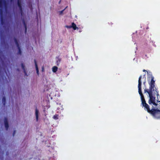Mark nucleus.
Wrapping results in <instances>:
<instances>
[{"instance_id":"18","label":"nucleus","mask_w":160,"mask_h":160,"mask_svg":"<svg viewBox=\"0 0 160 160\" xmlns=\"http://www.w3.org/2000/svg\"><path fill=\"white\" fill-rule=\"evenodd\" d=\"M65 8H65L63 10H62L60 12V14H61L63 13V12L65 10Z\"/></svg>"},{"instance_id":"5","label":"nucleus","mask_w":160,"mask_h":160,"mask_svg":"<svg viewBox=\"0 0 160 160\" xmlns=\"http://www.w3.org/2000/svg\"><path fill=\"white\" fill-rule=\"evenodd\" d=\"M17 4L19 10L22 15L23 13L22 8L21 0H17Z\"/></svg>"},{"instance_id":"15","label":"nucleus","mask_w":160,"mask_h":160,"mask_svg":"<svg viewBox=\"0 0 160 160\" xmlns=\"http://www.w3.org/2000/svg\"><path fill=\"white\" fill-rule=\"evenodd\" d=\"M5 127L6 130H8L9 128L8 123H4Z\"/></svg>"},{"instance_id":"21","label":"nucleus","mask_w":160,"mask_h":160,"mask_svg":"<svg viewBox=\"0 0 160 160\" xmlns=\"http://www.w3.org/2000/svg\"><path fill=\"white\" fill-rule=\"evenodd\" d=\"M143 84L144 85H145V83H146V81H145L143 82Z\"/></svg>"},{"instance_id":"9","label":"nucleus","mask_w":160,"mask_h":160,"mask_svg":"<svg viewBox=\"0 0 160 160\" xmlns=\"http://www.w3.org/2000/svg\"><path fill=\"white\" fill-rule=\"evenodd\" d=\"M38 111L37 108V107H36V108L35 109V115L36 117V121H38Z\"/></svg>"},{"instance_id":"23","label":"nucleus","mask_w":160,"mask_h":160,"mask_svg":"<svg viewBox=\"0 0 160 160\" xmlns=\"http://www.w3.org/2000/svg\"><path fill=\"white\" fill-rule=\"evenodd\" d=\"M61 1H59V3H60Z\"/></svg>"},{"instance_id":"3","label":"nucleus","mask_w":160,"mask_h":160,"mask_svg":"<svg viewBox=\"0 0 160 160\" xmlns=\"http://www.w3.org/2000/svg\"><path fill=\"white\" fill-rule=\"evenodd\" d=\"M160 101L158 102V105L155 107L150 114L153 117L156 119H160Z\"/></svg>"},{"instance_id":"1","label":"nucleus","mask_w":160,"mask_h":160,"mask_svg":"<svg viewBox=\"0 0 160 160\" xmlns=\"http://www.w3.org/2000/svg\"><path fill=\"white\" fill-rule=\"evenodd\" d=\"M148 81L149 85V89H145L144 92H147L149 95V99L148 100V103L149 104H152L155 106L158 105V97H160L159 94V91L158 89L155 87V81L154 80V77L151 74H148Z\"/></svg>"},{"instance_id":"8","label":"nucleus","mask_w":160,"mask_h":160,"mask_svg":"<svg viewBox=\"0 0 160 160\" xmlns=\"http://www.w3.org/2000/svg\"><path fill=\"white\" fill-rule=\"evenodd\" d=\"M34 62L35 65V68H36V70L37 73L38 74H39V69L38 68L36 60L35 59H34Z\"/></svg>"},{"instance_id":"17","label":"nucleus","mask_w":160,"mask_h":160,"mask_svg":"<svg viewBox=\"0 0 160 160\" xmlns=\"http://www.w3.org/2000/svg\"><path fill=\"white\" fill-rule=\"evenodd\" d=\"M65 27L67 28H72L71 25V26L66 25L65 26Z\"/></svg>"},{"instance_id":"16","label":"nucleus","mask_w":160,"mask_h":160,"mask_svg":"<svg viewBox=\"0 0 160 160\" xmlns=\"http://www.w3.org/2000/svg\"><path fill=\"white\" fill-rule=\"evenodd\" d=\"M8 123V119L7 118L5 117L4 118V123Z\"/></svg>"},{"instance_id":"6","label":"nucleus","mask_w":160,"mask_h":160,"mask_svg":"<svg viewBox=\"0 0 160 160\" xmlns=\"http://www.w3.org/2000/svg\"><path fill=\"white\" fill-rule=\"evenodd\" d=\"M6 8L7 7L6 1L5 0H0V7L2 8L3 6Z\"/></svg>"},{"instance_id":"12","label":"nucleus","mask_w":160,"mask_h":160,"mask_svg":"<svg viewBox=\"0 0 160 160\" xmlns=\"http://www.w3.org/2000/svg\"><path fill=\"white\" fill-rule=\"evenodd\" d=\"M58 68L56 66H54L52 68V71L53 72H55L58 70Z\"/></svg>"},{"instance_id":"10","label":"nucleus","mask_w":160,"mask_h":160,"mask_svg":"<svg viewBox=\"0 0 160 160\" xmlns=\"http://www.w3.org/2000/svg\"><path fill=\"white\" fill-rule=\"evenodd\" d=\"M72 28L73 30H76L78 29V28L77 27L76 24L73 22L72 23L71 25Z\"/></svg>"},{"instance_id":"14","label":"nucleus","mask_w":160,"mask_h":160,"mask_svg":"<svg viewBox=\"0 0 160 160\" xmlns=\"http://www.w3.org/2000/svg\"><path fill=\"white\" fill-rule=\"evenodd\" d=\"M53 118L56 120L58 119V115L57 114H55L53 116Z\"/></svg>"},{"instance_id":"24","label":"nucleus","mask_w":160,"mask_h":160,"mask_svg":"<svg viewBox=\"0 0 160 160\" xmlns=\"http://www.w3.org/2000/svg\"><path fill=\"white\" fill-rule=\"evenodd\" d=\"M1 22H2V20Z\"/></svg>"},{"instance_id":"7","label":"nucleus","mask_w":160,"mask_h":160,"mask_svg":"<svg viewBox=\"0 0 160 160\" xmlns=\"http://www.w3.org/2000/svg\"><path fill=\"white\" fill-rule=\"evenodd\" d=\"M21 65L23 71V72L24 73L25 75L26 76H28V75H27V73L26 72V69H25V66L24 64L23 63H22L21 64Z\"/></svg>"},{"instance_id":"20","label":"nucleus","mask_w":160,"mask_h":160,"mask_svg":"<svg viewBox=\"0 0 160 160\" xmlns=\"http://www.w3.org/2000/svg\"><path fill=\"white\" fill-rule=\"evenodd\" d=\"M60 62V60L58 59V61H57V62H58L59 63Z\"/></svg>"},{"instance_id":"22","label":"nucleus","mask_w":160,"mask_h":160,"mask_svg":"<svg viewBox=\"0 0 160 160\" xmlns=\"http://www.w3.org/2000/svg\"><path fill=\"white\" fill-rule=\"evenodd\" d=\"M143 72H145V71H146V70H144H144H143Z\"/></svg>"},{"instance_id":"2","label":"nucleus","mask_w":160,"mask_h":160,"mask_svg":"<svg viewBox=\"0 0 160 160\" xmlns=\"http://www.w3.org/2000/svg\"><path fill=\"white\" fill-rule=\"evenodd\" d=\"M142 78V75H141L139 78L138 81V92L141 96L142 104V105L143 107H144V109L145 110H146L148 113L150 114L152 112V111H153L155 107H154L153 106H152L151 110H150L149 105L146 103V102L144 96L143 95L142 92L141 85L142 82L141 79Z\"/></svg>"},{"instance_id":"11","label":"nucleus","mask_w":160,"mask_h":160,"mask_svg":"<svg viewBox=\"0 0 160 160\" xmlns=\"http://www.w3.org/2000/svg\"><path fill=\"white\" fill-rule=\"evenodd\" d=\"M22 20V23H23V24L24 25V27H25V32L26 33L27 30V24H26V23H25V20H24V19H23Z\"/></svg>"},{"instance_id":"19","label":"nucleus","mask_w":160,"mask_h":160,"mask_svg":"<svg viewBox=\"0 0 160 160\" xmlns=\"http://www.w3.org/2000/svg\"><path fill=\"white\" fill-rule=\"evenodd\" d=\"M15 132H16V131L15 130H14L13 132V136H14V134H15Z\"/></svg>"},{"instance_id":"4","label":"nucleus","mask_w":160,"mask_h":160,"mask_svg":"<svg viewBox=\"0 0 160 160\" xmlns=\"http://www.w3.org/2000/svg\"><path fill=\"white\" fill-rule=\"evenodd\" d=\"M14 40L15 42V43L18 50V54L21 55L22 54V51L19 43L18 42V41L17 38H14Z\"/></svg>"},{"instance_id":"25","label":"nucleus","mask_w":160,"mask_h":160,"mask_svg":"<svg viewBox=\"0 0 160 160\" xmlns=\"http://www.w3.org/2000/svg\"><path fill=\"white\" fill-rule=\"evenodd\" d=\"M11 1H12V0H11Z\"/></svg>"},{"instance_id":"13","label":"nucleus","mask_w":160,"mask_h":160,"mask_svg":"<svg viewBox=\"0 0 160 160\" xmlns=\"http://www.w3.org/2000/svg\"><path fill=\"white\" fill-rule=\"evenodd\" d=\"M2 102L3 103V105L5 106L6 103V98L5 96L3 97L2 98Z\"/></svg>"}]
</instances>
